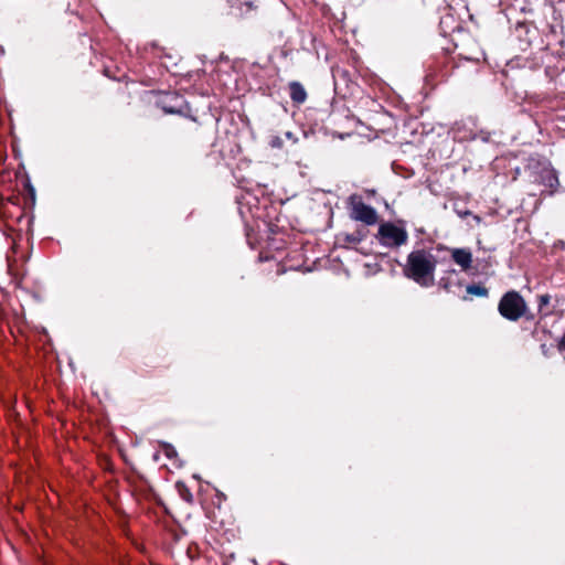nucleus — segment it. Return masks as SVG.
I'll list each match as a JSON object with an SVG mask.
<instances>
[{
  "label": "nucleus",
  "instance_id": "nucleus-1",
  "mask_svg": "<svg viewBox=\"0 0 565 565\" xmlns=\"http://www.w3.org/2000/svg\"><path fill=\"white\" fill-rule=\"evenodd\" d=\"M435 267L436 260L433 255L425 250H415L408 255L404 270L407 277L420 286L430 287L434 285Z\"/></svg>",
  "mask_w": 565,
  "mask_h": 565
},
{
  "label": "nucleus",
  "instance_id": "nucleus-2",
  "mask_svg": "<svg viewBox=\"0 0 565 565\" xmlns=\"http://www.w3.org/2000/svg\"><path fill=\"white\" fill-rule=\"evenodd\" d=\"M499 311L504 318L514 321L523 316L525 302L518 292L509 291L502 297L499 303Z\"/></svg>",
  "mask_w": 565,
  "mask_h": 565
},
{
  "label": "nucleus",
  "instance_id": "nucleus-3",
  "mask_svg": "<svg viewBox=\"0 0 565 565\" xmlns=\"http://www.w3.org/2000/svg\"><path fill=\"white\" fill-rule=\"evenodd\" d=\"M351 216L354 220L362 221L366 224H374L376 222V213L374 209L363 203L362 199L358 195L350 198Z\"/></svg>",
  "mask_w": 565,
  "mask_h": 565
},
{
  "label": "nucleus",
  "instance_id": "nucleus-4",
  "mask_svg": "<svg viewBox=\"0 0 565 565\" xmlns=\"http://www.w3.org/2000/svg\"><path fill=\"white\" fill-rule=\"evenodd\" d=\"M407 237L403 221L391 223V245L401 246L407 242Z\"/></svg>",
  "mask_w": 565,
  "mask_h": 565
},
{
  "label": "nucleus",
  "instance_id": "nucleus-5",
  "mask_svg": "<svg viewBox=\"0 0 565 565\" xmlns=\"http://www.w3.org/2000/svg\"><path fill=\"white\" fill-rule=\"evenodd\" d=\"M452 259L456 264H458L463 270H467L471 266L472 255L466 248H455L451 252Z\"/></svg>",
  "mask_w": 565,
  "mask_h": 565
},
{
  "label": "nucleus",
  "instance_id": "nucleus-6",
  "mask_svg": "<svg viewBox=\"0 0 565 565\" xmlns=\"http://www.w3.org/2000/svg\"><path fill=\"white\" fill-rule=\"evenodd\" d=\"M290 98L298 104H301L307 98V93L301 84L292 82L289 85Z\"/></svg>",
  "mask_w": 565,
  "mask_h": 565
},
{
  "label": "nucleus",
  "instance_id": "nucleus-7",
  "mask_svg": "<svg viewBox=\"0 0 565 565\" xmlns=\"http://www.w3.org/2000/svg\"><path fill=\"white\" fill-rule=\"evenodd\" d=\"M467 292L470 294V295H473V296H487V289L481 287V286H478V285H470L467 287Z\"/></svg>",
  "mask_w": 565,
  "mask_h": 565
},
{
  "label": "nucleus",
  "instance_id": "nucleus-8",
  "mask_svg": "<svg viewBox=\"0 0 565 565\" xmlns=\"http://www.w3.org/2000/svg\"><path fill=\"white\" fill-rule=\"evenodd\" d=\"M160 446H161V449L162 451L164 452V455L172 459V458H175L177 457V450L174 449V447L168 443H160Z\"/></svg>",
  "mask_w": 565,
  "mask_h": 565
},
{
  "label": "nucleus",
  "instance_id": "nucleus-9",
  "mask_svg": "<svg viewBox=\"0 0 565 565\" xmlns=\"http://www.w3.org/2000/svg\"><path fill=\"white\" fill-rule=\"evenodd\" d=\"M380 235L383 241L388 238V224H382L380 227Z\"/></svg>",
  "mask_w": 565,
  "mask_h": 565
},
{
  "label": "nucleus",
  "instance_id": "nucleus-10",
  "mask_svg": "<svg viewBox=\"0 0 565 565\" xmlns=\"http://www.w3.org/2000/svg\"><path fill=\"white\" fill-rule=\"evenodd\" d=\"M557 183H558L557 178H556L552 172H550V173H548V185H550L551 188H553V186H554L555 184H557Z\"/></svg>",
  "mask_w": 565,
  "mask_h": 565
},
{
  "label": "nucleus",
  "instance_id": "nucleus-11",
  "mask_svg": "<svg viewBox=\"0 0 565 565\" xmlns=\"http://www.w3.org/2000/svg\"><path fill=\"white\" fill-rule=\"evenodd\" d=\"M550 302V296L548 295H543L540 297V306H544V305H547Z\"/></svg>",
  "mask_w": 565,
  "mask_h": 565
},
{
  "label": "nucleus",
  "instance_id": "nucleus-12",
  "mask_svg": "<svg viewBox=\"0 0 565 565\" xmlns=\"http://www.w3.org/2000/svg\"><path fill=\"white\" fill-rule=\"evenodd\" d=\"M562 347H564V349H565V337L562 340Z\"/></svg>",
  "mask_w": 565,
  "mask_h": 565
}]
</instances>
